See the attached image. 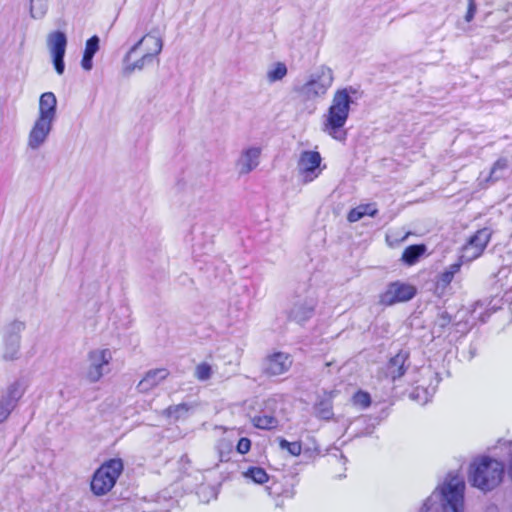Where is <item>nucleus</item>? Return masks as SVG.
<instances>
[{
    "label": "nucleus",
    "instance_id": "nucleus-43",
    "mask_svg": "<svg viewBox=\"0 0 512 512\" xmlns=\"http://www.w3.org/2000/svg\"><path fill=\"white\" fill-rule=\"evenodd\" d=\"M469 354H470V355H469V360H470V359H472V358L475 356V354H476V348H475V347H473V346H470V348H469Z\"/></svg>",
    "mask_w": 512,
    "mask_h": 512
},
{
    "label": "nucleus",
    "instance_id": "nucleus-39",
    "mask_svg": "<svg viewBox=\"0 0 512 512\" xmlns=\"http://www.w3.org/2000/svg\"><path fill=\"white\" fill-rule=\"evenodd\" d=\"M476 10H477V6H476L475 0H469L467 13L465 15V20L467 22L472 21V19L474 18V15L476 13Z\"/></svg>",
    "mask_w": 512,
    "mask_h": 512
},
{
    "label": "nucleus",
    "instance_id": "nucleus-45",
    "mask_svg": "<svg viewBox=\"0 0 512 512\" xmlns=\"http://www.w3.org/2000/svg\"><path fill=\"white\" fill-rule=\"evenodd\" d=\"M409 235H410V233L407 232L400 239H396V241L397 242H403V241H405L408 238Z\"/></svg>",
    "mask_w": 512,
    "mask_h": 512
},
{
    "label": "nucleus",
    "instance_id": "nucleus-30",
    "mask_svg": "<svg viewBox=\"0 0 512 512\" xmlns=\"http://www.w3.org/2000/svg\"><path fill=\"white\" fill-rule=\"evenodd\" d=\"M287 74V67L284 63L278 62L267 73V79L273 83L282 80Z\"/></svg>",
    "mask_w": 512,
    "mask_h": 512
},
{
    "label": "nucleus",
    "instance_id": "nucleus-9",
    "mask_svg": "<svg viewBox=\"0 0 512 512\" xmlns=\"http://www.w3.org/2000/svg\"><path fill=\"white\" fill-rule=\"evenodd\" d=\"M494 231L491 227H483L471 235L462 247L461 260L473 261L480 257L491 240Z\"/></svg>",
    "mask_w": 512,
    "mask_h": 512
},
{
    "label": "nucleus",
    "instance_id": "nucleus-20",
    "mask_svg": "<svg viewBox=\"0 0 512 512\" xmlns=\"http://www.w3.org/2000/svg\"><path fill=\"white\" fill-rule=\"evenodd\" d=\"M131 59L132 57L126 59V55L123 57L122 75L124 77H130L134 72L142 71L155 60L151 58L150 53H142L141 57L135 61H132Z\"/></svg>",
    "mask_w": 512,
    "mask_h": 512
},
{
    "label": "nucleus",
    "instance_id": "nucleus-40",
    "mask_svg": "<svg viewBox=\"0 0 512 512\" xmlns=\"http://www.w3.org/2000/svg\"><path fill=\"white\" fill-rule=\"evenodd\" d=\"M93 57L92 55H88L83 53V57L81 60V66L84 70L90 71L93 67Z\"/></svg>",
    "mask_w": 512,
    "mask_h": 512
},
{
    "label": "nucleus",
    "instance_id": "nucleus-6",
    "mask_svg": "<svg viewBox=\"0 0 512 512\" xmlns=\"http://www.w3.org/2000/svg\"><path fill=\"white\" fill-rule=\"evenodd\" d=\"M26 329L24 321L15 319L6 324L2 334V360L16 361L20 358L22 332Z\"/></svg>",
    "mask_w": 512,
    "mask_h": 512
},
{
    "label": "nucleus",
    "instance_id": "nucleus-25",
    "mask_svg": "<svg viewBox=\"0 0 512 512\" xmlns=\"http://www.w3.org/2000/svg\"><path fill=\"white\" fill-rule=\"evenodd\" d=\"M509 168V163L506 158H499L491 167L488 181L496 182L505 176Z\"/></svg>",
    "mask_w": 512,
    "mask_h": 512
},
{
    "label": "nucleus",
    "instance_id": "nucleus-37",
    "mask_svg": "<svg viewBox=\"0 0 512 512\" xmlns=\"http://www.w3.org/2000/svg\"><path fill=\"white\" fill-rule=\"evenodd\" d=\"M14 408L15 406L12 405L11 402L2 397L0 398V423L4 422L9 417Z\"/></svg>",
    "mask_w": 512,
    "mask_h": 512
},
{
    "label": "nucleus",
    "instance_id": "nucleus-31",
    "mask_svg": "<svg viewBox=\"0 0 512 512\" xmlns=\"http://www.w3.org/2000/svg\"><path fill=\"white\" fill-rule=\"evenodd\" d=\"M190 407L186 403H181L178 405L169 406L166 409L167 416L173 418L174 420H178L182 417H185L189 411Z\"/></svg>",
    "mask_w": 512,
    "mask_h": 512
},
{
    "label": "nucleus",
    "instance_id": "nucleus-32",
    "mask_svg": "<svg viewBox=\"0 0 512 512\" xmlns=\"http://www.w3.org/2000/svg\"><path fill=\"white\" fill-rule=\"evenodd\" d=\"M431 397L432 393H430L428 389L419 386L414 388L410 393V398L422 405L426 404Z\"/></svg>",
    "mask_w": 512,
    "mask_h": 512
},
{
    "label": "nucleus",
    "instance_id": "nucleus-24",
    "mask_svg": "<svg viewBox=\"0 0 512 512\" xmlns=\"http://www.w3.org/2000/svg\"><path fill=\"white\" fill-rule=\"evenodd\" d=\"M215 448L220 462H228L234 451V441L228 437H222L217 441Z\"/></svg>",
    "mask_w": 512,
    "mask_h": 512
},
{
    "label": "nucleus",
    "instance_id": "nucleus-1",
    "mask_svg": "<svg viewBox=\"0 0 512 512\" xmlns=\"http://www.w3.org/2000/svg\"><path fill=\"white\" fill-rule=\"evenodd\" d=\"M465 482L456 472L445 480L426 499L421 512H464Z\"/></svg>",
    "mask_w": 512,
    "mask_h": 512
},
{
    "label": "nucleus",
    "instance_id": "nucleus-23",
    "mask_svg": "<svg viewBox=\"0 0 512 512\" xmlns=\"http://www.w3.org/2000/svg\"><path fill=\"white\" fill-rule=\"evenodd\" d=\"M378 213V209L375 204H362L350 210L347 216V220L351 223L359 221L364 216L374 217Z\"/></svg>",
    "mask_w": 512,
    "mask_h": 512
},
{
    "label": "nucleus",
    "instance_id": "nucleus-10",
    "mask_svg": "<svg viewBox=\"0 0 512 512\" xmlns=\"http://www.w3.org/2000/svg\"><path fill=\"white\" fill-rule=\"evenodd\" d=\"M281 412L280 402L277 398L272 397L264 402V407L260 413L253 417L252 422L256 428L263 430H272L278 427Z\"/></svg>",
    "mask_w": 512,
    "mask_h": 512
},
{
    "label": "nucleus",
    "instance_id": "nucleus-12",
    "mask_svg": "<svg viewBox=\"0 0 512 512\" xmlns=\"http://www.w3.org/2000/svg\"><path fill=\"white\" fill-rule=\"evenodd\" d=\"M48 46L52 62L57 74L62 75L65 70L64 56L67 46L66 35L61 31H55L48 36Z\"/></svg>",
    "mask_w": 512,
    "mask_h": 512
},
{
    "label": "nucleus",
    "instance_id": "nucleus-18",
    "mask_svg": "<svg viewBox=\"0 0 512 512\" xmlns=\"http://www.w3.org/2000/svg\"><path fill=\"white\" fill-rule=\"evenodd\" d=\"M315 307L316 301L313 298L297 300L289 312V319L302 324L313 316Z\"/></svg>",
    "mask_w": 512,
    "mask_h": 512
},
{
    "label": "nucleus",
    "instance_id": "nucleus-27",
    "mask_svg": "<svg viewBox=\"0 0 512 512\" xmlns=\"http://www.w3.org/2000/svg\"><path fill=\"white\" fill-rule=\"evenodd\" d=\"M315 414L317 417L329 420L333 417L332 402L329 399H321L314 406Z\"/></svg>",
    "mask_w": 512,
    "mask_h": 512
},
{
    "label": "nucleus",
    "instance_id": "nucleus-41",
    "mask_svg": "<svg viewBox=\"0 0 512 512\" xmlns=\"http://www.w3.org/2000/svg\"><path fill=\"white\" fill-rule=\"evenodd\" d=\"M453 278L454 276H452L448 271L445 270L439 275L438 283L445 287L451 283Z\"/></svg>",
    "mask_w": 512,
    "mask_h": 512
},
{
    "label": "nucleus",
    "instance_id": "nucleus-16",
    "mask_svg": "<svg viewBox=\"0 0 512 512\" xmlns=\"http://www.w3.org/2000/svg\"><path fill=\"white\" fill-rule=\"evenodd\" d=\"M320 164L321 155L319 152L304 151L301 153L298 161V168L304 175L305 182H311L318 176V173H315V171L319 168Z\"/></svg>",
    "mask_w": 512,
    "mask_h": 512
},
{
    "label": "nucleus",
    "instance_id": "nucleus-2",
    "mask_svg": "<svg viewBox=\"0 0 512 512\" xmlns=\"http://www.w3.org/2000/svg\"><path fill=\"white\" fill-rule=\"evenodd\" d=\"M352 93H356V90L351 86L337 90L324 116L323 132L339 142H344L347 138V132L343 127L349 116L350 105L353 103Z\"/></svg>",
    "mask_w": 512,
    "mask_h": 512
},
{
    "label": "nucleus",
    "instance_id": "nucleus-44",
    "mask_svg": "<svg viewBox=\"0 0 512 512\" xmlns=\"http://www.w3.org/2000/svg\"><path fill=\"white\" fill-rule=\"evenodd\" d=\"M508 475H509L510 479L512 480V453H511L509 466H508Z\"/></svg>",
    "mask_w": 512,
    "mask_h": 512
},
{
    "label": "nucleus",
    "instance_id": "nucleus-38",
    "mask_svg": "<svg viewBox=\"0 0 512 512\" xmlns=\"http://www.w3.org/2000/svg\"><path fill=\"white\" fill-rule=\"evenodd\" d=\"M251 449V440L247 437H242L238 440L236 445V451L239 454H246Z\"/></svg>",
    "mask_w": 512,
    "mask_h": 512
},
{
    "label": "nucleus",
    "instance_id": "nucleus-21",
    "mask_svg": "<svg viewBox=\"0 0 512 512\" xmlns=\"http://www.w3.org/2000/svg\"><path fill=\"white\" fill-rule=\"evenodd\" d=\"M166 369H154L146 373L144 378L138 383V389L140 392H148L157 386L162 380L168 376Z\"/></svg>",
    "mask_w": 512,
    "mask_h": 512
},
{
    "label": "nucleus",
    "instance_id": "nucleus-7",
    "mask_svg": "<svg viewBox=\"0 0 512 512\" xmlns=\"http://www.w3.org/2000/svg\"><path fill=\"white\" fill-rule=\"evenodd\" d=\"M333 79V71L327 66H320L311 73L309 80L297 91L305 99L312 100L325 95Z\"/></svg>",
    "mask_w": 512,
    "mask_h": 512
},
{
    "label": "nucleus",
    "instance_id": "nucleus-3",
    "mask_svg": "<svg viewBox=\"0 0 512 512\" xmlns=\"http://www.w3.org/2000/svg\"><path fill=\"white\" fill-rule=\"evenodd\" d=\"M57 99L54 93L45 92L39 99V114L27 140L28 148L38 150L45 144L56 119Z\"/></svg>",
    "mask_w": 512,
    "mask_h": 512
},
{
    "label": "nucleus",
    "instance_id": "nucleus-26",
    "mask_svg": "<svg viewBox=\"0 0 512 512\" xmlns=\"http://www.w3.org/2000/svg\"><path fill=\"white\" fill-rule=\"evenodd\" d=\"M24 390L19 381H15L7 387L6 392L1 396L16 407L18 400L23 396Z\"/></svg>",
    "mask_w": 512,
    "mask_h": 512
},
{
    "label": "nucleus",
    "instance_id": "nucleus-29",
    "mask_svg": "<svg viewBox=\"0 0 512 512\" xmlns=\"http://www.w3.org/2000/svg\"><path fill=\"white\" fill-rule=\"evenodd\" d=\"M48 8V0H30V14L33 18H42Z\"/></svg>",
    "mask_w": 512,
    "mask_h": 512
},
{
    "label": "nucleus",
    "instance_id": "nucleus-19",
    "mask_svg": "<svg viewBox=\"0 0 512 512\" xmlns=\"http://www.w3.org/2000/svg\"><path fill=\"white\" fill-rule=\"evenodd\" d=\"M260 154L261 150L257 147L244 150L237 162L240 174H248L255 169L259 164Z\"/></svg>",
    "mask_w": 512,
    "mask_h": 512
},
{
    "label": "nucleus",
    "instance_id": "nucleus-14",
    "mask_svg": "<svg viewBox=\"0 0 512 512\" xmlns=\"http://www.w3.org/2000/svg\"><path fill=\"white\" fill-rule=\"evenodd\" d=\"M291 365L292 359L289 354L275 352L263 360L262 372L269 377L278 376L286 373Z\"/></svg>",
    "mask_w": 512,
    "mask_h": 512
},
{
    "label": "nucleus",
    "instance_id": "nucleus-36",
    "mask_svg": "<svg viewBox=\"0 0 512 512\" xmlns=\"http://www.w3.org/2000/svg\"><path fill=\"white\" fill-rule=\"evenodd\" d=\"M100 39L97 35L90 37L85 44L84 53L95 56L99 50Z\"/></svg>",
    "mask_w": 512,
    "mask_h": 512
},
{
    "label": "nucleus",
    "instance_id": "nucleus-11",
    "mask_svg": "<svg viewBox=\"0 0 512 512\" xmlns=\"http://www.w3.org/2000/svg\"><path fill=\"white\" fill-rule=\"evenodd\" d=\"M415 294L416 289L412 285L396 281L388 284L386 290L380 294L379 303L384 306H392L411 300Z\"/></svg>",
    "mask_w": 512,
    "mask_h": 512
},
{
    "label": "nucleus",
    "instance_id": "nucleus-33",
    "mask_svg": "<svg viewBox=\"0 0 512 512\" xmlns=\"http://www.w3.org/2000/svg\"><path fill=\"white\" fill-rule=\"evenodd\" d=\"M279 446L281 449H286L292 456H298L301 454L302 446L301 443L296 442H289L284 438H280L279 440Z\"/></svg>",
    "mask_w": 512,
    "mask_h": 512
},
{
    "label": "nucleus",
    "instance_id": "nucleus-5",
    "mask_svg": "<svg viewBox=\"0 0 512 512\" xmlns=\"http://www.w3.org/2000/svg\"><path fill=\"white\" fill-rule=\"evenodd\" d=\"M123 468V461L120 458L105 461L93 474L90 484L93 494H107L115 486Z\"/></svg>",
    "mask_w": 512,
    "mask_h": 512
},
{
    "label": "nucleus",
    "instance_id": "nucleus-42",
    "mask_svg": "<svg viewBox=\"0 0 512 512\" xmlns=\"http://www.w3.org/2000/svg\"><path fill=\"white\" fill-rule=\"evenodd\" d=\"M460 268V263H453L446 269V271H448L452 276H454L456 273L460 271Z\"/></svg>",
    "mask_w": 512,
    "mask_h": 512
},
{
    "label": "nucleus",
    "instance_id": "nucleus-35",
    "mask_svg": "<svg viewBox=\"0 0 512 512\" xmlns=\"http://www.w3.org/2000/svg\"><path fill=\"white\" fill-rule=\"evenodd\" d=\"M212 375V368L208 363H200L195 369V376L200 381L208 380Z\"/></svg>",
    "mask_w": 512,
    "mask_h": 512
},
{
    "label": "nucleus",
    "instance_id": "nucleus-13",
    "mask_svg": "<svg viewBox=\"0 0 512 512\" xmlns=\"http://www.w3.org/2000/svg\"><path fill=\"white\" fill-rule=\"evenodd\" d=\"M142 49L143 53H150L151 58L156 59L163 49V40L154 31H150L143 35L126 53V59L133 57V55Z\"/></svg>",
    "mask_w": 512,
    "mask_h": 512
},
{
    "label": "nucleus",
    "instance_id": "nucleus-22",
    "mask_svg": "<svg viewBox=\"0 0 512 512\" xmlns=\"http://www.w3.org/2000/svg\"><path fill=\"white\" fill-rule=\"evenodd\" d=\"M425 244H414L408 246L402 253L401 261L406 265H414L426 253Z\"/></svg>",
    "mask_w": 512,
    "mask_h": 512
},
{
    "label": "nucleus",
    "instance_id": "nucleus-34",
    "mask_svg": "<svg viewBox=\"0 0 512 512\" xmlns=\"http://www.w3.org/2000/svg\"><path fill=\"white\" fill-rule=\"evenodd\" d=\"M353 404L361 408H367L371 404L370 394L365 391H358L352 398Z\"/></svg>",
    "mask_w": 512,
    "mask_h": 512
},
{
    "label": "nucleus",
    "instance_id": "nucleus-8",
    "mask_svg": "<svg viewBox=\"0 0 512 512\" xmlns=\"http://www.w3.org/2000/svg\"><path fill=\"white\" fill-rule=\"evenodd\" d=\"M112 353L109 349H94L87 355L88 366L83 372V378L89 383H97L109 372Z\"/></svg>",
    "mask_w": 512,
    "mask_h": 512
},
{
    "label": "nucleus",
    "instance_id": "nucleus-17",
    "mask_svg": "<svg viewBox=\"0 0 512 512\" xmlns=\"http://www.w3.org/2000/svg\"><path fill=\"white\" fill-rule=\"evenodd\" d=\"M452 327H455L456 331L461 332L462 334H465L468 331L466 324H461V322L452 324L451 315L445 310H440L433 322L432 334L436 337H441L447 329Z\"/></svg>",
    "mask_w": 512,
    "mask_h": 512
},
{
    "label": "nucleus",
    "instance_id": "nucleus-15",
    "mask_svg": "<svg viewBox=\"0 0 512 512\" xmlns=\"http://www.w3.org/2000/svg\"><path fill=\"white\" fill-rule=\"evenodd\" d=\"M409 356L410 353L408 350H400L387 362L385 373L393 382L400 379L406 373L410 366Z\"/></svg>",
    "mask_w": 512,
    "mask_h": 512
},
{
    "label": "nucleus",
    "instance_id": "nucleus-28",
    "mask_svg": "<svg viewBox=\"0 0 512 512\" xmlns=\"http://www.w3.org/2000/svg\"><path fill=\"white\" fill-rule=\"evenodd\" d=\"M243 476L252 480L256 484H264L269 479L266 471L263 468L256 466L248 468L245 472H243Z\"/></svg>",
    "mask_w": 512,
    "mask_h": 512
},
{
    "label": "nucleus",
    "instance_id": "nucleus-4",
    "mask_svg": "<svg viewBox=\"0 0 512 512\" xmlns=\"http://www.w3.org/2000/svg\"><path fill=\"white\" fill-rule=\"evenodd\" d=\"M503 475L504 464L501 461L483 456L470 465L468 480L472 486L487 492L502 482Z\"/></svg>",
    "mask_w": 512,
    "mask_h": 512
}]
</instances>
